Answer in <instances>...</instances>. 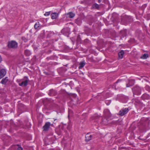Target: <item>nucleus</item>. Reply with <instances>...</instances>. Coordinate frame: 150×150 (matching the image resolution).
Segmentation results:
<instances>
[{
    "instance_id": "680f3d73",
    "label": "nucleus",
    "mask_w": 150,
    "mask_h": 150,
    "mask_svg": "<svg viewBox=\"0 0 150 150\" xmlns=\"http://www.w3.org/2000/svg\"><path fill=\"white\" fill-rule=\"evenodd\" d=\"M15 149H16V150H23V148L21 146L18 147L16 148Z\"/></svg>"
},
{
    "instance_id": "4be33fe9",
    "label": "nucleus",
    "mask_w": 150,
    "mask_h": 150,
    "mask_svg": "<svg viewBox=\"0 0 150 150\" xmlns=\"http://www.w3.org/2000/svg\"><path fill=\"white\" fill-rule=\"evenodd\" d=\"M45 34L47 38H50L55 34L53 32L48 31H46Z\"/></svg>"
},
{
    "instance_id": "c03bdc74",
    "label": "nucleus",
    "mask_w": 150,
    "mask_h": 150,
    "mask_svg": "<svg viewBox=\"0 0 150 150\" xmlns=\"http://www.w3.org/2000/svg\"><path fill=\"white\" fill-rule=\"evenodd\" d=\"M42 33H41L40 35V37L42 39L45 38L46 34L44 30L42 31Z\"/></svg>"
},
{
    "instance_id": "09e8293b",
    "label": "nucleus",
    "mask_w": 150,
    "mask_h": 150,
    "mask_svg": "<svg viewBox=\"0 0 150 150\" xmlns=\"http://www.w3.org/2000/svg\"><path fill=\"white\" fill-rule=\"evenodd\" d=\"M145 89L149 92H150V86L148 85H146L144 87Z\"/></svg>"
},
{
    "instance_id": "b1692460",
    "label": "nucleus",
    "mask_w": 150,
    "mask_h": 150,
    "mask_svg": "<svg viewBox=\"0 0 150 150\" xmlns=\"http://www.w3.org/2000/svg\"><path fill=\"white\" fill-rule=\"evenodd\" d=\"M59 93L63 96H66L67 94H68L70 96L72 94L71 93H69L68 92H67L64 89H61L59 92Z\"/></svg>"
},
{
    "instance_id": "79ce46f5",
    "label": "nucleus",
    "mask_w": 150,
    "mask_h": 150,
    "mask_svg": "<svg viewBox=\"0 0 150 150\" xmlns=\"http://www.w3.org/2000/svg\"><path fill=\"white\" fill-rule=\"evenodd\" d=\"M85 63L84 61L81 62L79 64V69H81L85 65Z\"/></svg>"
},
{
    "instance_id": "5701e85b",
    "label": "nucleus",
    "mask_w": 150,
    "mask_h": 150,
    "mask_svg": "<svg viewBox=\"0 0 150 150\" xmlns=\"http://www.w3.org/2000/svg\"><path fill=\"white\" fill-rule=\"evenodd\" d=\"M6 74V71L4 69H2L0 70V79L3 77Z\"/></svg>"
},
{
    "instance_id": "72a5a7b5",
    "label": "nucleus",
    "mask_w": 150,
    "mask_h": 150,
    "mask_svg": "<svg viewBox=\"0 0 150 150\" xmlns=\"http://www.w3.org/2000/svg\"><path fill=\"white\" fill-rule=\"evenodd\" d=\"M91 8L98 10L100 8L99 6L97 4L95 3L92 5Z\"/></svg>"
},
{
    "instance_id": "0e129e2a",
    "label": "nucleus",
    "mask_w": 150,
    "mask_h": 150,
    "mask_svg": "<svg viewBox=\"0 0 150 150\" xmlns=\"http://www.w3.org/2000/svg\"><path fill=\"white\" fill-rule=\"evenodd\" d=\"M43 73L46 75H50V74L49 73V72H46L44 70H43Z\"/></svg>"
},
{
    "instance_id": "58836bf2",
    "label": "nucleus",
    "mask_w": 150,
    "mask_h": 150,
    "mask_svg": "<svg viewBox=\"0 0 150 150\" xmlns=\"http://www.w3.org/2000/svg\"><path fill=\"white\" fill-rule=\"evenodd\" d=\"M118 15L116 13H113L112 14L110 19H117L118 18Z\"/></svg>"
},
{
    "instance_id": "a211bd4d",
    "label": "nucleus",
    "mask_w": 150,
    "mask_h": 150,
    "mask_svg": "<svg viewBox=\"0 0 150 150\" xmlns=\"http://www.w3.org/2000/svg\"><path fill=\"white\" fill-rule=\"evenodd\" d=\"M93 136V135H89V133L87 134L85 136V141L86 142H88L91 140Z\"/></svg>"
},
{
    "instance_id": "6e6d98bb",
    "label": "nucleus",
    "mask_w": 150,
    "mask_h": 150,
    "mask_svg": "<svg viewBox=\"0 0 150 150\" xmlns=\"http://www.w3.org/2000/svg\"><path fill=\"white\" fill-rule=\"evenodd\" d=\"M136 33L137 34V35L138 36L140 35V33H141V32L140 30H137L136 31Z\"/></svg>"
},
{
    "instance_id": "a19ab883",
    "label": "nucleus",
    "mask_w": 150,
    "mask_h": 150,
    "mask_svg": "<svg viewBox=\"0 0 150 150\" xmlns=\"http://www.w3.org/2000/svg\"><path fill=\"white\" fill-rule=\"evenodd\" d=\"M96 19H94L96 20ZM94 19H87L86 21L87 23L90 25H91L94 22Z\"/></svg>"
},
{
    "instance_id": "423d86ee",
    "label": "nucleus",
    "mask_w": 150,
    "mask_h": 150,
    "mask_svg": "<svg viewBox=\"0 0 150 150\" xmlns=\"http://www.w3.org/2000/svg\"><path fill=\"white\" fill-rule=\"evenodd\" d=\"M110 120L111 118H107L104 117H102L100 123L103 125H107L109 123V121Z\"/></svg>"
},
{
    "instance_id": "c85d7f7f",
    "label": "nucleus",
    "mask_w": 150,
    "mask_h": 150,
    "mask_svg": "<svg viewBox=\"0 0 150 150\" xmlns=\"http://www.w3.org/2000/svg\"><path fill=\"white\" fill-rule=\"evenodd\" d=\"M129 99L128 97L126 96H123L121 98V101L123 103H126Z\"/></svg>"
},
{
    "instance_id": "f257e3e1",
    "label": "nucleus",
    "mask_w": 150,
    "mask_h": 150,
    "mask_svg": "<svg viewBox=\"0 0 150 150\" xmlns=\"http://www.w3.org/2000/svg\"><path fill=\"white\" fill-rule=\"evenodd\" d=\"M142 88L137 85L133 86L132 88V91L133 96L135 95L139 96L141 94Z\"/></svg>"
},
{
    "instance_id": "2eb2a0df",
    "label": "nucleus",
    "mask_w": 150,
    "mask_h": 150,
    "mask_svg": "<svg viewBox=\"0 0 150 150\" xmlns=\"http://www.w3.org/2000/svg\"><path fill=\"white\" fill-rule=\"evenodd\" d=\"M112 116L109 110L108 109H105L104 111V117L110 118Z\"/></svg>"
},
{
    "instance_id": "bf43d9fd",
    "label": "nucleus",
    "mask_w": 150,
    "mask_h": 150,
    "mask_svg": "<svg viewBox=\"0 0 150 150\" xmlns=\"http://www.w3.org/2000/svg\"><path fill=\"white\" fill-rule=\"evenodd\" d=\"M147 4H144L141 7V9L142 10H144L145 8L147 6Z\"/></svg>"
},
{
    "instance_id": "20e7f679",
    "label": "nucleus",
    "mask_w": 150,
    "mask_h": 150,
    "mask_svg": "<svg viewBox=\"0 0 150 150\" xmlns=\"http://www.w3.org/2000/svg\"><path fill=\"white\" fill-rule=\"evenodd\" d=\"M21 80L22 81L21 83H19V85L21 86L26 87L28 85V82L29 81L28 77L25 76Z\"/></svg>"
},
{
    "instance_id": "0eeeda50",
    "label": "nucleus",
    "mask_w": 150,
    "mask_h": 150,
    "mask_svg": "<svg viewBox=\"0 0 150 150\" xmlns=\"http://www.w3.org/2000/svg\"><path fill=\"white\" fill-rule=\"evenodd\" d=\"M50 103V106L52 108L55 109L59 110L60 109V106L57 104H56L53 100L51 99L49 100Z\"/></svg>"
},
{
    "instance_id": "052dcab7",
    "label": "nucleus",
    "mask_w": 150,
    "mask_h": 150,
    "mask_svg": "<svg viewBox=\"0 0 150 150\" xmlns=\"http://www.w3.org/2000/svg\"><path fill=\"white\" fill-rule=\"evenodd\" d=\"M105 103L107 105H109L111 103V101L109 100H106Z\"/></svg>"
},
{
    "instance_id": "3c124183",
    "label": "nucleus",
    "mask_w": 150,
    "mask_h": 150,
    "mask_svg": "<svg viewBox=\"0 0 150 150\" xmlns=\"http://www.w3.org/2000/svg\"><path fill=\"white\" fill-rule=\"evenodd\" d=\"M21 39L22 40H23L25 42H27L28 41V39L24 36L22 37Z\"/></svg>"
},
{
    "instance_id": "9b49d317",
    "label": "nucleus",
    "mask_w": 150,
    "mask_h": 150,
    "mask_svg": "<svg viewBox=\"0 0 150 150\" xmlns=\"http://www.w3.org/2000/svg\"><path fill=\"white\" fill-rule=\"evenodd\" d=\"M127 30L126 29L121 30L120 32V39L126 37L127 35Z\"/></svg>"
},
{
    "instance_id": "4d7b16f0",
    "label": "nucleus",
    "mask_w": 150,
    "mask_h": 150,
    "mask_svg": "<svg viewBox=\"0 0 150 150\" xmlns=\"http://www.w3.org/2000/svg\"><path fill=\"white\" fill-rule=\"evenodd\" d=\"M51 11H49V12H46V13L44 14V15L45 16H49L51 13Z\"/></svg>"
},
{
    "instance_id": "603ef678",
    "label": "nucleus",
    "mask_w": 150,
    "mask_h": 150,
    "mask_svg": "<svg viewBox=\"0 0 150 150\" xmlns=\"http://www.w3.org/2000/svg\"><path fill=\"white\" fill-rule=\"evenodd\" d=\"M71 127V125L70 124H69L67 125V129L69 130H70Z\"/></svg>"
},
{
    "instance_id": "774afa93",
    "label": "nucleus",
    "mask_w": 150,
    "mask_h": 150,
    "mask_svg": "<svg viewBox=\"0 0 150 150\" xmlns=\"http://www.w3.org/2000/svg\"><path fill=\"white\" fill-rule=\"evenodd\" d=\"M105 32L106 33V34L108 35L109 34H108L109 33V30H108L107 29L105 30Z\"/></svg>"
},
{
    "instance_id": "f3484780",
    "label": "nucleus",
    "mask_w": 150,
    "mask_h": 150,
    "mask_svg": "<svg viewBox=\"0 0 150 150\" xmlns=\"http://www.w3.org/2000/svg\"><path fill=\"white\" fill-rule=\"evenodd\" d=\"M141 98L144 100H148L150 99V96L149 94L145 93L142 96Z\"/></svg>"
},
{
    "instance_id": "ea45409f",
    "label": "nucleus",
    "mask_w": 150,
    "mask_h": 150,
    "mask_svg": "<svg viewBox=\"0 0 150 150\" xmlns=\"http://www.w3.org/2000/svg\"><path fill=\"white\" fill-rule=\"evenodd\" d=\"M83 44L85 45H88L91 44V41L88 39H86L84 40Z\"/></svg>"
},
{
    "instance_id": "473e14b6",
    "label": "nucleus",
    "mask_w": 150,
    "mask_h": 150,
    "mask_svg": "<svg viewBox=\"0 0 150 150\" xmlns=\"http://www.w3.org/2000/svg\"><path fill=\"white\" fill-rule=\"evenodd\" d=\"M24 125L27 128H30L31 127V124L29 121H26L25 122Z\"/></svg>"
},
{
    "instance_id": "412c9836",
    "label": "nucleus",
    "mask_w": 150,
    "mask_h": 150,
    "mask_svg": "<svg viewBox=\"0 0 150 150\" xmlns=\"http://www.w3.org/2000/svg\"><path fill=\"white\" fill-rule=\"evenodd\" d=\"M50 125V123L49 122H46L43 127V131H47L48 130Z\"/></svg>"
},
{
    "instance_id": "39448f33",
    "label": "nucleus",
    "mask_w": 150,
    "mask_h": 150,
    "mask_svg": "<svg viewBox=\"0 0 150 150\" xmlns=\"http://www.w3.org/2000/svg\"><path fill=\"white\" fill-rule=\"evenodd\" d=\"M61 33L63 35L68 37L70 33V29L68 27L64 28L61 30Z\"/></svg>"
},
{
    "instance_id": "bb28decb",
    "label": "nucleus",
    "mask_w": 150,
    "mask_h": 150,
    "mask_svg": "<svg viewBox=\"0 0 150 150\" xmlns=\"http://www.w3.org/2000/svg\"><path fill=\"white\" fill-rule=\"evenodd\" d=\"M75 14L72 12H69L66 14V17L70 18H73L75 16Z\"/></svg>"
},
{
    "instance_id": "c756f323",
    "label": "nucleus",
    "mask_w": 150,
    "mask_h": 150,
    "mask_svg": "<svg viewBox=\"0 0 150 150\" xmlns=\"http://www.w3.org/2000/svg\"><path fill=\"white\" fill-rule=\"evenodd\" d=\"M76 46H78L79 44H81V39L80 35H78L76 39Z\"/></svg>"
},
{
    "instance_id": "864d4df0",
    "label": "nucleus",
    "mask_w": 150,
    "mask_h": 150,
    "mask_svg": "<svg viewBox=\"0 0 150 150\" xmlns=\"http://www.w3.org/2000/svg\"><path fill=\"white\" fill-rule=\"evenodd\" d=\"M56 19H55L54 20V21L52 22H50V23H49L48 24L50 25H52L53 24H57V23L56 22Z\"/></svg>"
},
{
    "instance_id": "aec40b11",
    "label": "nucleus",
    "mask_w": 150,
    "mask_h": 150,
    "mask_svg": "<svg viewBox=\"0 0 150 150\" xmlns=\"http://www.w3.org/2000/svg\"><path fill=\"white\" fill-rule=\"evenodd\" d=\"M60 63L59 62H50L48 64V66L49 67H47V69H49V67H54V66H55L59 64Z\"/></svg>"
},
{
    "instance_id": "49530a36",
    "label": "nucleus",
    "mask_w": 150,
    "mask_h": 150,
    "mask_svg": "<svg viewBox=\"0 0 150 150\" xmlns=\"http://www.w3.org/2000/svg\"><path fill=\"white\" fill-rule=\"evenodd\" d=\"M103 2L106 4H108V8H110V4L108 0H103Z\"/></svg>"
},
{
    "instance_id": "f8f14e48",
    "label": "nucleus",
    "mask_w": 150,
    "mask_h": 150,
    "mask_svg": "<svg viewBox=\"0 0 150 150\" xmlns=\"http://www.w3.org/2000/svg\"><path fill=\"white\" fill-rule=\"evenodd\" d=\"M61 125H59L58 127L55 129V131L56 133L60 137H61L63 135V131L61 128Z\"/></svg>"
},
{
    "instance_id": "7ed1b4c3",
    "label": "nucleus",
    "mask_w": 150,
    "mask_h": 150,
    "mask_svg": "<svg viewBox=\"0 0 150 150\" xmlns=\"http://www.w3.org/2000/svg\"><path fill=\"white\" fill-rule=\"evenodd\" d=\"M45 46L48 47V49L44 50V52L47 54H50L52 51V49H54V45L53 44H52L50 42H48V44L47 45Z\"/></svg>"
},
{
    "instance_id": "c9c22d12",
    "label": "nucleus",
    "mask_w": 150,
    "mask_h": 150,
    "mask_svg": "<svg viewBox=\"0 0 150 150\" xmlns=\"http://www.w3.org/2000/svg\"><path fill=\"white\" fill-rule=\"evenodd\" d=\"M61 123L62 125H61V128L63 131H64L65 132H67V131L65 130L67 127V125L66 124H63L62 122Z\"/></svg>"
},
{
    "instance_id": "37998d69",
    "label": "nucleus",
    "mask_w": 150,
    "mask_h": 150,
    "mask_svg": "<svg viewBox=\"0 0 150 150\" xmlns=\"http://www.w3.org/2000/svg\"><path fill=\"white\" fill-rule=\"evenodd\" d=\"M150 134H149L148 135H147L145 137H143V136H140L138 138V139L140 140H144L146 139H147L149 136L148 135H149Z\"/></svg>"
},
{
    "instance_id": "393cba45",
    "label": "nucleus",
    "mask_w": 150,
    "mask_h": 150,
    "mask_svg": "<svg viewBox=\"0 0 150 150\" xmlns=\"http://www.w3.org/2000/svg\"><path fill=\"white\" fill-rule=\"evenodd\" d=\"M59 15V13H57L56 12H52L51 16V19H57Z\"/></svg>"
},
{
    "instance_id": "4c0bfd02",
    "label": "nucleus",
    "mask_w": 150,
    "mask_h": 150,
    "mask_svg": "<svg viewBox=\"0 0 150 150\" xmlns=\"http://www.w3.org/2000/svg\"><path fill=\"white\" fill-rule=\"evenodd\" d=\"M146 126L144 124H143L139 127V129L142 131H144L146 129Z\"/></svg>"
},
{
    "instance_id": "6ab92c4d",
    "label": "nucleus",
    "mask_w": 150,
    "mask_h": 150,
    "mask_svg": "<svg viewBox=\"0 0 150 150\" xmlns=\"http://www.w3.org/2000/svg\"><path fill=\"white\" fill-rule=\"evenodd\" d=\"M135 81L134 79H130L128 80V82L126 84V87H129L134 85Z\"/></svg>"
},
{
    "instance_id": "9d476101",
    "label": "nucleus",
    "mask_w": 150,
    "mask_h": 150,
    "mask_svg": "<svg viewBox=\"0 0 150 150\" xmlns=\"http://www.w3.org/2000/svg\"><path fill=\"white\" fill-rule=\"evenodd\" d=\"M129 111L128 108H122L119 112V114L121 116H123L127 114Z\"/></svg>"
},
{
    "instance_id": "f704fd0d",
    "label": "nucleus",
    "mask_w": 150,
    "mask_h": 150,
    "mask_svg": "<svg viewBox=\"0 0 150 150\" xmlns=\"http://www.w3.org/2000/svg\"><path fill=\"white\" fill-rule=\"evenodd\" d=\"M57 58V56L56 55H55L54 54L52 56L50 57H47L46 58V59L47 60H49L50 59H51V60L55 59Z\"/></svg>"
},
{
    "instance_id": "2f4dec72",
    "label": "nucleus",
    "mask_w": 150,
    "mask_h": 150,
    "mask_svg": "<svg viewBox=\"0 0 150 150\" xmlns=\"http://www.w3.org/2000/svg\"><path fill=\"white\" fill-rule=\"evenodd\" d=\"M84 1L86 4L90 5L95 2V0H84Z\"/></svg>"
},
{
    "instance_id": "7c9ffc66",
    "label": "nucleus",
    "mask_w": 150,
    "mask_h": 150,
    "mask_svg": "<svg viewBox=\"0 0 150 150\" xmlns=\"http://www.w3.org/2000/svg\"><path fill=\"white\" fill-rule=\"evenodd\" d=\"M121 19H132V17L130 16L127 15L124 13L121 16Z\"/></svg>"
},
{
    "instance_id": "5fc2aeb1",
    "label": "nucleus",
    "mask_w": 150,
    "mask_h": 150,
    "mask_svg": "<svg viewBox=\"0 0 150 150\" xmlns=\"http://www.w3.org/2000/svg\"><path fill=\"white\" fill-rule=\"evenodd\" d=\"M21 146V145L19 144H17L15 145H13L12 146V148H14L15 149L17 147H19L20 146Z\"/></svg>"
},
{
    "instance_id": "ddd939ff",
    "label": "nucleus",
    "mask_w": 150,
    "mask_h": 150,
    "mask_svg": "<svg viewBox=\"0 0 150 150\" xmlns=\"http://www.w3.org/2000/svg\"><path fill=\"white\" fill-rule=\"evenodd\" d=\"M71 96L74 97L73 99L71 98V100L69 102V103H70L71 105H75L76 103L75 102V101H77V100L78 99L76 98V95L75 94H72Z\"/></svg>"
},
{
    "instance_id": "a878e982",
    "label": "nucleus",
    "mask_w": 150,
    "mask_h": 150,
    "mask_svg": "<svg viewBox=\"0 0 150 150\" xmlns=\"http://www.w3.org/2000/svg\"><path fill=\"white\" fill-rule=\"evenodd\" d=\"M124 54V51L123 50H121L118 53L119 59H122L123 58Z\"/></svg>"
},
{
    "instance_id": "338daca9",
    "label": "nucleus",
    "mask_w": 150,
    "mask_h": 150,
    "mask_svg": "<svg viewBox=\"0 0 150 150\" xmlns=\"http://www.w3.org/2000/svg\"><path fill=\"white\" fill-rule=\"evenodd\" d=\"M50 150H61V149L59 147L55 149H50Z\"/></svg>"
},
{
    "instance_id": "a18cd8bd",
    "label": "nucleus",
    "mask_w": 150,
    "mask_h": 150,
    "mask_svg": "<svg viewBox=\"0 0 150 150\" xmlns=\"http://www.w3.org/2000/svg\"><path fill=\"white\" fill-rule=\"evenodd\" d=\"M149 55L148 54L144 53V54L141 56V59H147Z\"/></svg>"
},
{
    "instance_id": "f03ea898",
    "label": "nucleus",
    "mask_w": 150,
    "mask_h": 150,
    "mask_svg": "<svg viewBox=\"0 0 150 150\" xmlns=\"http://www.w3.org/2000/svg\"><path fill=\"white\" fill-rule=\"evenodd\" d=\"M7 47L9 48L16 49L18 47V43L14 40L8 41Z\"/></svg>"
},
{
    "instance_id": "69168bd1",
    "label": "nucleus",
    "mask_w": 150,
    "mask_h": 150,
    "mask_svg": "<svg viewBox=\"0 0 150 150\" xmlns=\"http://www.w3.org/2000/svg\"><path fill=\"white\" fill-rule=\"evenodd\" d=\"M112 122L113 124H114L115 125H117L118 123V120H117L115 122L113 121Z\"/></svg>"
},
{
    "instance_id": "13d9d810",
    "label": "nucleus",
    "mask_w": 150,
    "mask_h": 150,
    "mask_svg": "<svg viewBox=\"0 0 150 150\" xmlns=\"http://www.w3.org/2000/svg\"><path fill=\"white\" fill-rule=\"evenodd\" d=\"M135 102H136L139 105H142V103L141 102L140 100H137Z\"/></svg>"
},
{
    "instance_id": "e2e57ef3",
    "label": "nucleus",
    "mask_w": 150,
    "mask_h": 150,
    "mask_svg": "<svg viewBox=\"0 0 150 150\" xmlns=\"http://www.w3.org/2000/svg\"><path fill=\"white\" fill-rule=\"evenodd\" d=\"M64 47L65 50H70L71 49L69 47L67 46H65Z\"/></svg>"
},
{
    "instance_id": "4468645a",
    "label": "nucleus",
    "mask_w": 150,
    "mask_h": 150,
    "mask_svg": "<svg viewBox=\"0 0 150 150\" xmlns=\"http://www.w3.org/2000/svg\"><path fill=\"white\" fill-rule=\"evenodd\" d=\"M58 93L57 91L53 89L50 90L48 93V95L50 96H53L56 95Z\"/></svg>"
},
{
    "instance_id": "cd10ccee",
    "label": "nucleus",
    "mask_w": 150,
    "mask_h": 150,
    "mask_svg": "<svg viewBox=\"0 0 150 150\" xmlns=\"http://www.w3.org/2000/svg\"><path fill=\"white\" fill-rule=\"evenodd\" d=\"M8 80V78L7 77H6L5 78L3 79L1 82V83L4 85H6Z\"/></svg>"
},
{
    "instance_id": "de8ad7c7",
    "label": "nucleus",
    "mask_w": 150,
    "mask_h": 150,
    "mask_svg": "<svg viewBox=\"0 0 150 150\" xmlns=\"http://www.w3.org/2000/svg\"><path fill=\"white\" fill-rule=\"evenodd\" d=\"M75 23L78 25H80L82 23L81 19H75Z\"/></svg>"
},
{
    "instance_id": "6e6552de",
    "label": "nucleus",
    "mask_w": 150,
    "mask_h": 150,
    "mask_svg": "<svg viewBox=\"0 0 150 150\" xmlns=\"http://www.w3.org/2000/svg\"><path fill=\"white\" fill-rule=\"evenodd\" d=\"M100 116L96 113L94 114L90 118V120L94 122H97Z\"/></svg>"
},
{
    "instance_id": "8fccbe9b",
    "label": "nucleus",
    "mask_w": 150,
    "mask_h": 150,
    "mask_svg": "<svg viewBox=\"0 0 150 150\" xmlns=\"http://www.w3.org/2000/svg\"><path fill=\"white\" fill-rule=\"evenodd\" d=\"M40 26V23L39 22H37L34 25V28L36 29L38 28Z\"/></svg>"
},
{
    "instance_id": "dca6fc26",
    "label": "nucleus",
    "mask_w": 150,
    "mask_h": 150,
    "mask_svg": "<svg viewBox=\"0 0 150 150\" xmlns=\"http://www.w3.org/2000/svg\"><path fill=\"white\" fill-rule=\"evenodd\" d=\"M122 79H118L114 83L113 86H115V88H116V87L118 88L120 85L122 84Z\"/></svg>"
},
{
    "instance_id": "e433bc0d",
    "label": "nucleus",
    "mask_w": 150,
    "mask_h": 150,
    "mask_svg": "<svg viewBox=\"0 0 150 150\" xmlns=\"http://www.w3.org/2000/svg\"><path fill=\"white\" fill-rule=\"evenodd\" d=\"M24 53L25 55L27 56H29L31 54L30 51L27 49L25 50Z\"/></svg>"
},
{
    "instance_id": "1a4fd4ad",
    "label": "nucleus",
    "mask_w": 150,
    "mask_h": 150,
    "mask_svg": "<svg viewBox=\"0 0 150 150\" xmlns=\"http://www.w3.org/2000/svg\"><path fill=\"white\" fill-rule=\"evenodd\" d=\"M10 13L13 16H16L18 14L17 8L16 7H14L11 8L10 11Z\"/></svg>"
}]
</instances>
